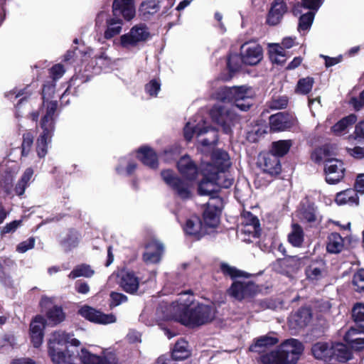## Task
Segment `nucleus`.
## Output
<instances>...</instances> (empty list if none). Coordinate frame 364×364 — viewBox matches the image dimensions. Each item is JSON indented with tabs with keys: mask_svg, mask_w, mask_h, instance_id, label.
Returning <instances> with one entry per match:
<instances>
[{
	"mask_svg": "<svg viewBox=\"0 0 364 364\" xmlns=\"http://www.w3.org/2000/svg\"><path fill=\"white\" fill-rule=\"evenodd\" d=\"M43 336V332L30 331V337L34 347L38 348L42 344Z\"/></svg>",
	"mask_w": 364,
	"mask_h": 364,
	"instance_id": "obj_54",
	"label": "nucleus"
},
{
	"mask_svg": "<svg viewBox=\"0 0 364 364\" xmlns=\"http://www.w3.org/2000/svg\"><path fill=\"white\" fill-rule=\"evenodd\" d=\"M161 89V82L159 80H151L146 85L145 90L151 97H156Z\"/></svg>",
	"mask_w": 364,
	"mask_h": 364,
	"instance_id": "obj_47",
	"label": "nucleus"
},
{
	"mask_svg": "<svg viewBox=\"0 0 364 364\" xmlns=\"http://www.w3.org/2000/svg\"><path fill=\"white\" fill-rule=\"evenodd\" d=\"M33 142V135L28 132L23 134V142H22V154L23 156H26Z\"/></svg>",
	"mask_w": 364,
	"mask_h": 364,
	"instance_id": "obj_50",
	"label": "nucleus"
},
{
	"mask_svg": "<svg viewBox=\"0 0 364 364\" xmlns=\"http://www.w3.org/2000/svg\"><path fill=\"white\" fill-rule=\"evenodd\" d=\"M136 163L131 161L127 158L121 159L119 166L116 168L117 171L119 174L130 175L136 169Z\"/></svg>",
	"mask_w": 364,
	"mask_h": 364,
	"instance_id": "obj_42",
	"label": "nucleus"
},
{
	"mask_svg": "<svg viewBox=\"0 0 364 364\" xmlns=\"http://www.w3.org/2000/svg\"><path fill=\"white\" fill-rule=\"evenodd\" d=\"M127 300V297L118 292L112 291L110 294V307H115L125 302Z\"/></svg>",
	"mask_w": 364,
	"mask_h": 364,
	"instance_id": "obj_51",
	"label": "nucleus"
},
{
	"mask_svg": "<svg viewBox=\"0 0 364 364\" xmlns=\"http://www.w3.org/2000/svg\"><path fill=\"white\" fill-rule=\"evenodd\" d=\"M183 134L187 141H191L196 136L200 144L199 149L203 152L213 149L218 140L216 131L207 126L206 122L200 115L196 116L186 123Z\"/></svg>",
	"mask_w": 364,
	"mask_h": 364,
	"instance_id": "obj_5",
	"label": "nucleus"
},
{
	"mask_svg": "<svg viewBox=\"0 0 364 364\" xmlns=\"http://www.w3.org/2000/svg\"><path fill=\"white\" fill-rule=\"evenodd\" d=\"M291 146L290 140H279L272 143V152L273 156L276 157L283 156L289 150Z\"/></svg>",
	"mask_w": 364,
	"mask_h": 364,
	"instance_id": "obj_39",
	"label": "nucleus"
},
{
	"mask_svg": "<svg viewBox=\"0 0 364 364\" xmlns=\"http://www.w3.org/2000/svg\"><path fill=\"white\" fill-rule=\"evenodd\" d=\"M211 164L213 166L212 173L215 176H221L224 178V176H227L225 171L231 165L230 156L226 151L217 149L215 150L211 156V162H203L200 165Z\"/></svg>",
	"mask_w": 364,
	"mask_h": 364,
	"instance_id": "obj_13",
	"label": "nucleus"
},
{
	"mask_svg": "<svg viewBox=\"0 0 364 364\" xmlns=\"http://www.w3.org/2000/svg\"><path fill=\"white\" fill-rule=\"evenodd\" d=\"M137 158L151 168L158 167V159L156 152L149 146H142L137 151Z\"/></svg>",
	"mask_w": 364,
	"mask_h": 364,
	"instance_id": "obj_26",
	"label": "nucleus"
},
{
	"mask_svg": "<svg viewBox=\"0 0 364 364\" xmlns=\"http://www.w3.org/2000/svg\"><path fill=\"white\" fill-rule=\"evenodd\" d=\"M48 321L53 325L62 322L65 319V314L61 307L53 306L46 313Z\"/></svg>",
	"mask_w": 364,
	"mask_h": 364,
	"instance_id": "obj_41",
	"label": "nucleus"
},
{
	"mask_svg": "<svg viewBox=\"0 0 364 364\" xmlns=\"http://www.w3.org/2000/svg\"><path fill=\"white\" fill-rule=\"evenodd\" d=\"M338 205H358V197L355 189H347L338 193L335 199Z\"/></svg>",
	"mask_w": 364,
	"mask_h": 364,
	"instance_id": "obj_31",
	"label": "nucleus"
},
{
	"mask_svg": "<svg viewBox=\"0 0 364 364\" xmlns=\"http://www.w3.org/2000/svg\"><path fill=\"white\" fill-rule=\"evenodd\" d=\"M232 92H234L232 87H220L215 93L213 94V97L223 102H232Z\"/></svg>",
	"mask_w": 364,
	"mask_h": 364,
	"instance_id": "obj_43",
	"label": "nucleus"
},
{
	"mask_svg": "<svg viewBox=\"0 0 364 364\" xmlns=\"http://www.w3.org/2000/svg\"><path fill=\"white\" fill-rule=\"evenodd\" d=\"M304 350L303 344L295 338L284 341L277 350L262 357L264 364H296Z\"/></svg>",
	"mask_w": 364,
	"mask_h": 364,
	"instance_id": "obj_6",
	"label": "nucleus"
},
{
	"mask_svg": "<svg viewBox=\"0 0 364 364\" xmlns=\"http://www.w3.org/2000/svg\"><path fill=\"white\" fill-rule=\"evenodd\" d=\"M314 80L311 77H303L299 80L295 88V92L300 95H307L312 90Z\"/></svg>",
	"mask_w": 364,
	"mask_h": 364,
	"instance_id": "obj_40",
	"label": "nucleus"
},
{
	"mask_svg": "<svg viewBox=\"0 0 364 364\" xmlns=\"http://www.w3.org/2000/svg\"><path fill=\"white\" fill-rule=\"evenodd\" d=\"M241 60L245 64L255 65L263 58L262 47L255 42H247L240 48Z\"/></svg>",
	"mask_w": 364,
	"mask_h": 364,
	"instance_id": "obj_14",
	"label": "nucleus"
},
{
	"mask_svg": "<svg viewBox=\"0 0 364 364\" xmlns=\"http://www.w3.org/2000/svg\"><path fill=\"white\" fill-rule=\"evenodd\" d=\"M304 234L302 228L298 224L291 225V230L289 233L288 240L294 247L301 246Z\"/></svg>",
	"mask_w": 364,
	"mask_h": 364,
	"instance_id": "obj_33",
	"label": "nucleus"
},
{
	"mask_svg": "<svg viewBox=\"0 0 364 364\" xmlns=\"http://www.w3.org/2000/svg\"><path fill=\"white\" fill-rule=\"evenodd\" d=\"M78 313L87 320L99 324L107 325L115 323L117 321L113 314H106L88 306H82Z\"/></svg>",
	"mask_w": 364,
	"mask_h": 364,
	"instance_id": "obj_16",
	"label": "nucleus"
},
{
	"mask_svg": "<svg viewBox=\"0 0 364 364\" xmlns=\"http://www.w3.org/2000/svg\"><path fill=\"white\" fill-rule=\"evenodd\" d=\"M46 114L41 122L42 134L37 139L36 151L38 157L43 158L47 154L48 144L54 131V114L57 109V102L51 101L47 103Z\"/></svg>",
	"mask_w": 364,
	"mask_h": 364,
	"instance_id": "obj_9",
	"label": "nucleus"
},
{
	"mask_svg": "<svg viewBox=\"0 0 364 364\" xmlns=\"http://www.w3.org/2000/svg\"><path fill=\"white\" fill-rule=\"evenodd\" d=\"M307 279L311 281H317L326 275L325 263L322 259L313 262L306 269Z\"/></svg>",
	"mask_w": 364,
	"mask_h": 364,
	"instance_id": "obj_27",
	"label": "nucleus"
},
{
	"mask_svg": "<svg viewBox=\"0 0 364 364\" xmlns=\"http://www.w3.org/2000/svg\"><path fill=\"white\" fill-rule=\"evenodd\" d=\"M46 320L41 316H36L31 322L30 331L43 332Z\"/></svg>",
	"mask_w": 364,
	"mask_h": 364,
	"instance_id": "obj_49",
	"label": "nucleus"
},
{
	"mask_svg": "<svg viewBox=\"0 0 364 364\" xmlns=\"http://www.w3.org/2000/svg\"><path fill=\"white\" fill-rule=\"evenodd\" d=\"M242 224L244 228L241 231L253 237H257L259 232V223L257 217L250 212H244L242 214Z\"/></svg>",
	"mask_w": 364,
	"mask_h": 364,
	"instance_id": "obj_22",
	"label": "nucleus"
},
{
	"mask_svg": "<svg viewBox=\"0 0 364 364\" xmlns=\"http://www.w3.org/2000/svg\"><path fill=\"white\" fill-rule=\"evenodd\" d=\"M354 188L356 192L364 193V173H360L357 176Z\"/></svg>",
	"mask_w": 364,
	"mask_h": 364,
	"instance_id": "obj_62",
	"label": "nucleus"
},
{
	"mask_svg": "<svg viewBox=\"0 0 364 364\" xmlns=\"http://www.w3.org/2000/svg\"><path fill=\"white\" fill-rule=\"evenodd\" d=\"M287 11V7L284 0H274L267 18V24L270 26L279 24Z\"/></svg>",
	"mask_w": 364,
	"mask_h": 364,
	"instance_id": "obj_19",
	"label": "nucleus"
},
{
	"mask_svg": "<svg viewBox=\"0 0 364 364\" xmlns=\"http://www.w3.org/2000/svg\"><path fill=\"white\" fill-rule=\"evenodd\" d=\"M106 20V29L104 33L105 39H111L115 36L119 35L122 31L123 21L117 16L109 17L105 12H100L96 18V26Z\"/></svg>",
	"mask_w": 364,
	"mask_h": 364,
	"instance_id": "obj_15",
	"label": "nucleus"
},
{
	"mask_svg": "<svg viewBox=\"0 0 364 364\" xmlns=\"http://www.w3.org/2000/svg\"><path fill=\"white\" fill-rule=\"evenodd\" d=\"M356 120L357 117L353 114L345 117L331 127V132L337 136L344 135L348 132Z\"/></svg>",
	"mask_w": 364,
	"mask_h": 364,
	"instance_id": "obj_29",
	"label": "nucleus"
},
{
	"mask_svg": "<svg viewBox=\"0 0 364 364\" xmlns=\"http://www.w3.org/2000/svg\"><path fill=\"white\" fill-rule=\"evenodd\" d=\"M220 269L224 274L230 276L232 279L241 277L243 276V273L242 272L237 270L233 267L228 265V264H221Z\"/></svg>",
	"mask_w": 364,
	"mask_h": 364,
	"instance_id": "obj_48",
	"label": "nucleus"
},
{
	"mask_svg": "<svg viewBox=\"0 0 364 364\" xmlns=\"http://www.w3.org/2000/svg\"><path fill=\"white\" fill-rule=\"evenodd\" d=\"M65 73L63 66L60 64L55 65L50 70V75L54 80L60 78Z\"/></svg>",
	"mask_w": 364,
	"mask_h": 364,
	"instance_id": "obj_59",
	"label": "nucleus"
},
{
	"mask_svg": "<svg viewBox=\"0 0 364 364\" xmlns=\"http://www.w3.org/2000/svg\"><path fill=\"white\" fill-rule=\"evenodd\" d=\"M269 57L273 56V55H286L284 48L279 43L269 44Z\"/></svg>",
	"mask_w": 364,
	"mask_h": 364,
	"instance_id": "obj_56",
	"label": "nucleus"
},
{
	"mask_svg": "<svg viewBox=\"0 0 364 364\" xmlns=\"http://www.w3.org/2000/svg\"><path fill=\"white\" fill-rule=\"evenodd\" d=\"M35 245V239L33 237H30L26 241H23L18 244L16 247V250L20 253H24L26 251L33 248Z\"/></svg>",
	"mask_w": 364,
	"mask_h": 364,
	"instance_id": "obj_53",
	"label": "nucleus"
},
{
	"mask_svg": "<svg viewBox=\"0 0 364 364\" xmlns=\"http://www.w3.org/2000/svg\"><path fill=\"white\" fill-rule=\"evenodd\" d=\"M288 103V100L286 97H282L278 99L272 100L269 107L274 109H280L286 107Z\"/></svg>",
	"mask_w": 364,
	"mask_h": 364,
	"instance_id": "obj_55",
	"label": "nucleus"
},
{
	"mask_svg": "<svg viewBox=\"0 0 364 364\" xmlns=\"http://www.w3.org/2000/svg\"><path fill=\"white\" fill-rule=\"evenodd\" d=\"M223 204V200L220 197L210 198L203 215V225L206 234L213 232L219 225Z\"/></svg>",
	"mask_w": 364,
	"mask_h": 364,
	"instance_id": "obj_10",
	"label": "nucleus"
},
{
	"mask_svg": "<svg viewBox=\"0 0 364 364\" xmlns=\"http://www.w3.org/2000/svg\"><path fill=\"white\" fill-rule=\"evenodd\" d=\"M164 245L157 240L151 241L146 247L143 259L146 263H157L161 260Z\"/></svg>",
	"mask_w": 364,
	"mask_h": 364,
	"instance_id": "obj_21",
	"label": "nucleus"
},
{
	"mask_svg": "<svg viewBox=\"0 0 364 364\" xmlns=\"http://www.w3.org/2000/svg\"><path fill=\"white\" fill-rule=\"evenodd\" d=\"M113 16H122L125 20L130 21L136 14L134 0H114L112 3Z\"/></svg>",
	"mask_w": 364,
	"mask_h": 364,
	"instance_id": "obj_17",
	"label": "nucleus"
},
{
	"mask_svg": "<svg viewBox=\"0 0 364 364\" xmlns=\"http://www.w3.org/2000/svg\"><path fill=\"white\" fill-rule=\"evenodd\" d=\"M263 171L271 175L279 174L281 171L279 160L275 156L268 154L263 158Z\"/></svg>",
	"mask_w": 364,
	"mask_h": 364,
	"instance_id": "obj_32",
	"label": "nucleus"
},
{
	"mask_svg": "<svg viewBox=\"0 0 364 364\" xmlns=\"http://www.w3.org/2000/svg\"><path fill=\"white\" fill-rule=\"evenodd\" d=\"M165 320H173L187 327L194 328L212 321L215 316L213 306L195 303L193 295L185 291L169 305L162 304L157 309Z\"/></svg>",
	"mask_w": 364,
	"mask_h": 364,
	"instance_id": "obj_2",
	"label": "nucleus"
},
{
	"mask_svg": "<svg viewBox=\"0 0 364 364\" xmlns=\"http://www.w3.org/2000/svg\"><path fill=\"white\" fill-rule=\"evenodd\" d=\"M278 342L276 338L272 336H261L257 338L254 344L250 346V350L252 352L261 353L263 348L273 346Z\"/></svg>",
	"mask_w": 364,
	"mask_h": 364,
	"instance_id": "obj_34",
	"label": "nucleus"
},
{
	"mask_svg": "<svg viewBox=\"0 0 364 364\" xmlns=\"http://www.w3.org/2000/svg\"><path fill=\"white\" fill-rule=\"evenodd\" d=\"M118 277L122 288L128 293H134L139 287V279L132 272L122 270Z\"/></svg>",
	"mask_w": 364,
	"mask_h": 364,
	"instance_id": "obj_23",
	"label": "nucleus"
},
{
	"mask_svg": "<svg viewBox=\"0 0 364 364\" xmlns=\"http://www.w3.org/2000/svg\"><path fill=\"white\" fill-rule=\"evenodd\" d=\"M33 170L32 168H28L25 170L23 173L22 174L20 180L21 183H26L28 186H30L31 182L33 181Z\"/></svg>",
	"mask_w": 364,
	"mask_h": 364,
	"instance_id": "obj_61",
	"label": "nucleus"
},
{
	"mask_svg": "<svg viewBox=\"0 0 364 364\" xmlns=\"http://www.w3.org/2000/svg\"><path fill=\"white\" fill-rule=\"evenodd\" d=\"M350 102L355 110H360L364 105V90L360 93L359 99L353 97Z\"/></svg>",
	"mask_w": 364,
	"mask_h": 364,
	"instance_id": "obj_64",
	"label": "nucleus"
},
{
	"mask_svg": "<svg viewBox=\"0 0 364 364\" xmlns=\"http://www.w3.org/2000/svg\"><path fill=\"white\" fill-rule=\"evenodd\" d=\"M311 159L316 163L324 162L326 181L336 184L344 177L346 168L343 162L335 158H328L325 149H316L311 154Z\"/></svg>",
	"mask_w": 364,
	"mask_h": 364,
	"instance_id": "obj_8",
	"label": "nucleus"
},
{
	"mask_svg": "<svg viewBox=\"0 0 364 364\" xmlns=\"http://www.w3.org/2000/svg\"><path fill=\"white\" fill-rule=\"evenodd\" d=\"M295 124V119L293 115L279 112L272 115L269 117V124L271 130L274 132H281L289 129Z\"/></svg>",
	"mask_w": 364,
	"mask_h": 364,
	"instance_id": "obj_18",
	"label": "nucleus"
},
{
	"mask_svg": "<svg viewBox=\"0 0 364 364\" xmlns=\"http://www.w3.org/2000/svg\"><path fill=\"white\" fill-rule=\"evenodd\" d=\"M189 354L187 342L180 340L175 344L171 355L176 360H183L188 358Z\"/></svg>",
	"mask_w": 364,
	"mask_h": 364,
	"instance_id": "obj_38",
	"label": "nucleus"
},
{
	"mask_svg": "<svg viewBox=\"0 0 364 364\" xmlns=\"http://www.w3.org/2000/svg\"><path fill=\"white\" fill-rule=\"evenodd\" d=\"M353 284L357 291H364V269L357 271L353 277Z\"/></svg>",
	"mask_w": 364,
	"mask_h": 364,
	"instance_id": "obj_46",
	"label": "nucleus"
},
{
	"mask_svg": "<svg viewBox=\"0 0 364 364\" xmlns=\"http://www.w3.org/2000/svg\"><path fill=\"white\" fill-rule=\"evenodd\" d=\"M314 12L309 11L300 17L298 26L299 32L306 31L311 28L314 18Z\"/></svg>",
	"mask_w": 364,
	"mask_h": 364,
	"instance_id": "obj_44",
	"label": "nucleus"
},
{
	"mask_svg": "<svg viewBox=\"0 0 364 364\" xmlns=\"http://www.w3.org/2000/svg\"><path fill=\"white\" fill-rule=\"evenodd\" d=\"M334 344L328 342H317L312 346L311 353L315 358L330 362L333 356Z\"/></svg>",
	"mask_w": 364,
	"mask_h": 364,
	"instance_id": "obj_20",
	"label": "nucleus"
},
{
	"mask_svg": "<svg viewBox=\"0 0 364 364\" xmlns=\"http://www.w3.org/2000/svg\"><path fill=\"white\" fill-rule=\"evenodd\" d=\"M16 172L6 173L5 176L0 178V188L3 189L7 194H10L12 191L13 181Z\"/></svg>",
	"mask_w": 364,
	"mask_h": 364,
	"instance_id": "obj_45",
	"label": "nucleus"
},
{
	"mask_svg": "<svg viewBox=\"0 0 364 364\" xmlns=\"http://www.w3.org/2000/svg\"><path fill=\"white\" fill-rule=\"evenodd\" d=\"M343 247V240L338 233H331L328 237L327 250L331 253H338Z\"/></svg>",
	"mask_w": 364,
	"mask_h": 364,
	"instance_id": "obj_36",
	"label": "nucleus"
},
{
	"mask_svg": "<svg viewBox=\"0 0 364 364\" xmlns=\"http://www.w3.org/2000/svg\"><path fill=\"white\" fill-rule=\"evenodd\" d=\"M183 230L186 234L198 239L206 234L200 219L196 215H193L186 220Z\"/></svg>",
	"mask_w": 364,
	"mask_h": 364,
	"instance_id": "obj_25",
	"label": "nucleus"
},
{
	"mask_svg": "<svg viewBox=\"0 0 364 364\" xmlns=\"http://www.w3.org/2000/svg\"><path fill=\"white\" fill-rule=\"evenodd\" d=\"M238 55L236 54H232L229 56L228 60V67L230 71L234 72L239 68L240 65L238 63Z\"/></svg>",
	"mask_w": 364,
	"mask_h": 364,
	"instance_id": "obj_60",
	"label": "nucleus"
},
{
	"mask_svg": "<svg viewBox=\"0 0 364 364\" xmlns=\"http://www.w3.org/2000/svg\"><path fill=\"white\" fill-rule=\"evenodd\" d=\"M159 9L160 5L158 0H145L141 3L139 12L143 19L148 20Z\"/></svg>",
	"mask_w": 364,
	"mask_h": 364,
	"instance_id": "obj_30",
	"label": "nucleus"
},
{
	"mask_svg": "<svg viewBox=\"0 0 364 364\" xmlns=\"http://www.w3.org/2000/svg\"><path fill=\"white\" fill-rule=\"evenodd\" d=\"M95 272L88 264H82L76 266L68 274V277L74 279L77 277H91Z\"/></svg>",
	"mask_w": 364,
	"mask_h": 364,
	"instance_id": "obj_37",
	"label": "nucleus"
},
{
	"mask_svg": "<svg viewBox=\"0 0 364 364\" xmlns=\"http://www.w3.org/2000/svg\"><path fill=\"white\" fill-rule=\"evenodd\" d=\"M180 173L186 179L183 181L175 175L173 171L164 170L161 175L164 181L175 193L182 199H187L191 196V181L195 180L198 173L195 164L188 156L180 159L177 164Z\"/></svg>",
	"mask_w": 364,
	"mask_h": 364,
	"instance_id": "obj_4",
	"label": "nucleus"
},
{
	"mask_svg": "<svg viewBox=\"0 0 364 364\" xmlns=\"http://www.w3.org/2000/svg\"><path fill=\"white\" fill-rule=\"evenodd\" d=\"M150 37L149 28L145 24L139 23L133 26L129 33L119 38V45L124 48L136 46L139 43L145 42Z\"/></svg>",
	"mask_w": 364,
	"mask_h": 364,
	"instance_id": "obj_11",
	"label": "nucleus"
},
{
	"mask_svg": "<svg viewBox=\"0 0 364 364\" xmlns=\"http://www.w3.org/2000/svg\"><path fill=\"white\" fill-rule=\"evenodd\" d=\"M232 101L231 107L214 106L210 110V116L216 124L221 127L225 134H230L232 127L237 122L234 108L242 111L247 110L252 105V90L247 86L232 87Z\"/></svg>",
	"mask_w": 364,
	"mask_h": 364,
	"instance_id": "obj_3",
	"label": "nucleus"
},
{
	"mask_svg": "<svg viewBox=\"0 0 364 364\" xmlns=\"http://www.w3.org/2000/svg\"><path fill=\"white\" fill-rule=\"evenodd\" d=\"M345 341L355 350L364 348V333L357 328H351L344 336Z\"/></svg>",
	"mask_w": 364,
	"mask_h": 364,
	"instance_id": "obj_28",
	"label": "nucleus"
},
{
	"mask_svg": "<svg viewBox=\"0 0 364 364\" xmlns=\"http://www.w3.org/2000/svg\"><path fill=\"white\" fill-rule=\"evenodd\" d=\"M257 291V286L253 282L246 280L234 282L228 290L229 294L239 301L252 297Z\"/></svg>",
	"mask_w": 364,
	"mask_h": 364,
	"instance_id": "obj_12",
	"label": "nucleus"
},
{
	"mask_svg": "<svg viewBox=\"0 0 364 364\" xmlns=\"http://www.w3.org/2000/svg\"><path fill=\"white\" fill-rule=\"evenodd\" d=\"M211 164H203L200 166V172L203 176V180L198 184V193L201 196H210V198L218 197L215 193L220 188H228L232 184V179L224 176H215L212 173Z\"/></svg>",
	"mask_w": 364,
	"mask_h": 364,
	"instance_id": "obj_7",
	"label": "nucleus"
},
{
	"mask_svg": "<svg viewBox=\"0 0 364 364\" xmlns=\"http://www.w3.org/2000/svg\"><path fill=\"white\" fill-rule=\"evenodd\" d=\"M351 358L350 350L343 343H335L333 346V356L339 362H346Z\"/></svg>",
	"mask_w": 364,
	"mask_h": 364,
	"instance_id": "obj_35",
	"label": "nucleus"
},
{
	"mask_svg": "<svg viewBox=\"0 0 364 364\" xmlns=\"http://www.w3.org/2000/svg\"><path fill=\"white\" fill-rule=\"evenodd\" d=\"M352 314L356 323L364 322V304L355 305L353 309Z\"/></svg>",
	"mask_w": 364,
	"mask_h": 364,
	"instance_id": "obj_52",
	"label": "nucleus"
},
{
	"mask_svg": "<svg viewBox=\"0 0 364 364\" xmlns=\"http://www.w3.org/2000/svg\"><path fill=\"white\" fill-rule=\"evenodd\" d=\"M67 344L78 347L80 341L73 335L63 331L52 333L48 338V355L55 364H116V359L111 353L103 352L97 355L85 348L76 353L67 348Z\"/></svg>",
	"mask_w": 364,
	"mask_h": 364,
	"instance_id": "obj_1",
	"label": "nucleus"
},
{
	"mask_svg": "<svg viewBox=\"0 0 364 364\" xmlns=\"http://www.w3.org/2000/svg\"><path fill=\"white\" fill-rule=\"evenodd\" d=\"M347 151L355 159H360L364 157V147L355 146L353 149H347Z\"/></svg>",
	"mask_w": 364,
	"mask_h": 364,
	"instance_id": "obj_63",
	"label": "nucleus"
},
{
	"mask_svg": "<svg viewBox=\"0 0 364 364\" xmlns=\"http://www.w3.org/2000/svg\"><path fill=\"white\" fill-rule=\"evenodd\" d=\"M320 57L325 60V65L326 68L333 66L341 63L343 60V56L341 55L335 58L328 57L324 55H321Z\"/></svg>",
	"mask_w": 364,
	"mask_h": 364,
	"instance_id": "obj_58",
	"label": "nucleus"
},
{
	"mask_svg": "<svg viewBox=\"0 0 364 364\" xmlns=\"http://www.w3.org/2000/svg\"><path fill=\"white\" fill-rule=\"evenodd\" d=\"M21 224V220H14L6 224L1 230V234H7L14 232Z\"/></svg>",
	"mask_w": 364,
	"mask_h": 364,
	"instance_id": "obj_57",
	"label": "nucleus"
},
{
	"mask_svg": "<svg viewBox=\"0 0 364 364\" xmlns=\"http://www.w3.org/2000/svg\"><path fill=\"white\" fill-rule=\"evenodd\" d=\"M311 319V314L307 308L299 309L289 318V326L294 329L301 328L306 326Z\"/></svg>",
	"mask_w": 364,
	"mask_h": 364,
	"instance_id": "obj_24",
	"label": "nucleus"
}]
</instances>
